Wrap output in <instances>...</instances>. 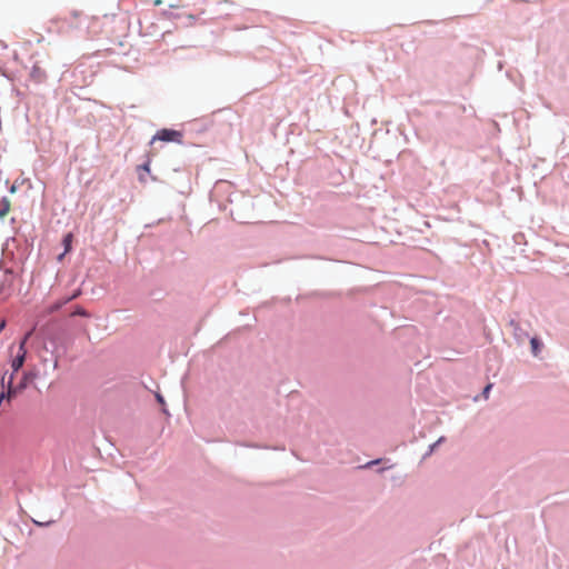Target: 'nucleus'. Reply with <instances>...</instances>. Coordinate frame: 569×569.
I'll return each instance as SVG.
<instances>
[{
  "label": "nucleus",
  "instance_id": "nucleus-9",
  "mask_svg": "<svg viewBox=\"0 0 569 569\" xmlns=\"http://www.w3.org/2000/svg\"><path fill=\"white\" fill-rule=\"evenodd\" d=\"M72 316H82V317H88V313L87 311L81 308V307H78L73 312H72Z\"/></svg>",
  "mask_w": 569,
  "mask_h": 569
},
{
  "label": "nucleus",
  "instance_id": "nucleus-6",
  "mask_svg": "<svg viewBox=\"0 0 569 569\" xmlns=\"http://www.w3.org/2000/svg\"><path fill=\"white\" fill-rule=\"evenodd\" d=\"M78 296H79V292H76L69 298L57 301L56 303H53L52 306L49 307V312L58 311L63 305H66L67 302H69L72 299H76Z\"/></svg>",
  "mask_w": 569,
  "mask_h": 569
},
{
  "label": "nucleus",
  "instance_id": "nucleus-1",
  "mask_svg": "<svg viewBox=\"0 0 569 569\" xmlns=\"http://www.w3.org/2000/svg\"><path fill=\"white\" fill-rule=\"evenodd\" d=\"M156 140L164 142H182V132L172 129H161L152 138V142Z\"/></svg>",
  "mask_w": 569,
  "mask_h": 569
},
{
  "label": "nucleus",
  "instance_id": "nucleus-7",
  "mask_svg": "<svg viewBox=\"0 0 569 569\" xmlns=\"http://www.w3.org/2000/svg\"><path fill=\"white\" fill-rule=\"evenodd\" d=\"M72 240H73V236L71 232L67 233L64 237H63V246H64V252H69L71 250V243H72Z\"/></svg>",
  "mask_w": 569,
  "mask_h": 569
},
{
  "label": "nucleus",
  "instance_id": "nucleus-5",
  "mask_svg": "<svg viewBox=\"0 0 569 569\" xmlns=\"http://www.w3.org/2000/svg\"><path fill=\"white\" fill-rule=\"evenodd\" d=\"M11 210V202L7 197L0 200V219H3Z\"/></svg>",
  "mask_w": 569,
  "mask_h": 569
},
{
  "label": "nucleus",
  "instance_id": "nucleus-2",
  "mask_svg": "<svg viewBox=\"0 0 569 569\" xmlns=\"http://www.w3.org/2000/svg\"><path fill=\"white\" fill-rule=\"evenodd\" d=\"M12 381H13V375L10 376L9 378V381H8V391L7 392H1L0 395V405L2 403L3 399H10L11 397H13L19 390L23 389L26 386H27V381H28V376H24L23 377V380L20 382V385L18 387H13L12 386Z\"/></svg>",
  "mask_w": 569,
  "mask_h": 569
},
{
  "label": "nucleus",
  "instance_id": "nucleus-14",
  "mask_svg": "<svg viewBox=\"0 0 569 569\" xmlns=\"http://www.w3.org/2000/svg\"><path fill=\"white\" fill-rule=\"evenodd\" d=\"M67 252H62V254H60V259L63 258V256H66Z\"/></svg>",
  "mask_w": 569,
  "mask_h": 569
},
{
  "label": "nucleus",
  "instance_id": "nucleus-4",
  "mask_svg": "<svg viewBox=\"0 0 569 569\" xmlns=\"http://www.w3.org/2000/svg\"><path fill=\"white\" fill-rule=\"evenodd\" d=\"M31 79L37 82H43L47 78V74L44 70L39 64H33L31 72H30Z\"/></svg>",
  "mask_w": 569,
  "mask_h": 569
},
{
  "label": "nucleus",
  "instance_id": "nucleus-3",
  "mask_svg": "<svg viewBox=\"0 0 569 569\" xmlns=\"http://www.w3.org/2000/svg\"><path fill=\"white\" fill-rule=\"evenodd\" d=\"M29 336H30V333H28L24 337V339L21 341V343L19 346V353L17 355V357L13 359V361L11 363L13 372H18L19 369L23 366L26 353H27L24 346H26V341L29 338Z\"/></svg>",
  "mask_w": 569,
  "mask_h": 569
},
{
  "label": "nucleus",
  "instance_id": "nucleus-12",
  "mask_svg": "<svg viewBox=\"0 0 569 569\" xmlns=\"http://www.w3.org/2000/svg\"><path fill=\"white\" fill-rule=\"evenodd\" d=\"M4 326H6V322H4V321H2V322L0 323V331L4 328Z\"/></svg>",
  "mask_w": 569,
  "mask_h": 569
},
{
  "label": "nucleus",
  "instance_id": "nucleus-10",
  "mask_svg": "<svg viewBox=\"0 0 569 569\" xmlns=\"http://www.w3.org/2000/svg\"><path fill=\"white\" fill-rule=\"evenodd\" d=\"M492 385H487L486 388L483 389V397L485 398H488V395H489V391L491 389Z\"/></svg>",
  "mask_w": 569,
  "mask_h": 569
},
{
  "label": "nucleus",
  "instance_id": "nucleus-8",
  "mask_svg": "<svg viewBox=\"0 0 569 569\" xmlns=\"http://www.w3.org/2000/svg\"><path fill=\"white\" fill-rule=\"evenodd\" d=\"M530 345H531L532 353H533L535 356H538L539 350H540V347H541L540 341H539L537 338H532V339L530 340Z\"/></svg>",
  "mask_w": 569,
  "mask_h": 569
},
{
  "label": "nucleus",
  "instance_id": "nucleus-13",
  "mask_svg": "<svg viewBox=\"0 0 569 569\" xmlns=\"http://www.w3.org/2000/svg\"><path fill=\"white\" fill-rule=\"evenodd\" d=\"M67 252H62V254H60V259L63 258V256H66Z\"/></svg>",
  "mask_w": 569,
  "mask_h": 569
},
{
  "label": "nucleus",
  "instance_id": "nucleus-11",
  "mask_svg": "<svg viewBox=\"0 0 569 569\" xmlns=\"http://www.w3.org/2000/svg\"><path fill=\"white\" fill-rule=\"evenodd\" d=\"M157 399L160 403H163V398L160 395H157Z\"/></svg>",
  "mask_w": 569,
  "mask_h": 569
}]
</instances>
